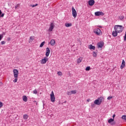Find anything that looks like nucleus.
<instances>
[{
  "instance_id": "obj_1",
  "label": "nucleus",
  "mask_w": 126,
  "mask_h": 126,
  "mask_svg": "<svg viewBox=\"0 0 126 126\" xmlns=\"http://www.w3.org/2000/svg\"><path fill=\"white\" fill-rule=\"evenodd\" d=\"M125 28L123 27V26L121 25H116L114 27V30L115 31H117L118 33H122L123 32V30Z\"/></svg>"
},
{
  "instance_id": "obj_2",
  "label": "nucleus",
  "mask_w": 126,
  "mask_h": 126,
  "mask_svg": "<svg viewBox=\"0 0 126 126\" xmlns=\"http://www.w3.org/2000/svg\"><path fill=\"white\" fill-rule=\"evenodd\" d=\"M13 74H14V77L15 79L13 80V82L14 83H16V82H17L18 78V70L15 69L13 70Z\"/></svg>"
},
{
  "instance_id": "obj_3",
  "label": "nucleus",
  "mask_w": 126,
  "mask_h": 126,
  "mask_svg": "<svg viewBox=\"0 0 126 126\" xmlns=\"http://www.w3.org/2000/svg\"><path fill=\"white\" fill-rule=\"evenodd\" d=\"M50 99L51 102L53 103L56 101V97H55V94H54L53 91L51 92V94H50Z\"/></svg>"
},
{
  "instance_id": "obj_4",
  "label": "nucleus",
  "mask_w": 126,
  "mask_h": 126,
  "mask_svg": "<svg viewBox=\"0 0 126 126\" xmlns=\"http://www.w3.org/2000/svg\"><path fill=\"white\" fill-rule=\"evenodd\" d=\"M94 33L95 34H96V35H100L101 33H102V32H101V30L99 28H96L94 30Z\"/></svg>"
},
{
  "instance_id": "obj_5",
  "label": "nucleus",
  "mask_w": 126,
  "mask_h": 126,
  "mask_svg": "<svg viewBox=\"0 0 126 126\" xmlns=\"http://www.w3.org/2000/svg\"><path fill=\"white\" fill-rule=\"evenodd\" d=\"M72 13L74 18H75L76 16H77V13L76 12V10H75V9H74V7L72 8Z\"/></svg>"
},
{
  "instance_id": "obj_6",
  "label": "nucleus",
  "mask_w": 126,
  "mask_h": 126,
  "mask_svg": "<svg viewBox=\"0 0 126 126\" xmlns=\"http://www.w3.org/2000/svg\"><path fill=\"white\" fill-rule=\"evenodd\" d=\"M95 16H100V15L101 16H104V15L105 14H104V13H103L101 11H97V12H95L94 13Z\"/></svg>"
},
{
  "instance_id": "obj_7",
  "label": "nucleus",
  "mask_w": 126,
  "mask_h": 126,
  "mask_svg": "<svg viewBox=\"0 0 126 126\" xmlns=\"http://www.w3.org/2000/svg\"><path fill=\"white\" fill-rule=\"evenodd\" d=\"M55 28V24L54 23H51L50 25L49 28L48 29V31L52 32L53 30Z\"/></svg>"
},
{
  "instance_id": "obj_8",
  "label": "nucleus",
  "mask_w": 126,
  "mask_h": 126,
  "mask_svg": "<svg viewBox=\"0 0 126 126\" xmlns=\"http://www.w3.org/2000/svg\"><path fill=\"white\" fill-rule=\"evenodd\" d=\"M47 62H48V58H47V57H44V59H42L40 61V63L41 64H45Z\"/></svg>"
},
{
  "instance_id": "obj_9",
  "label": "nucleus",
  "mask_w": 126,
  "mask_h": 126,
  "mask_svg": "<svg viewBox=\"0 0 126 126\" xmlns=\"http://www.w3.org/2000/svg\"><path fill=\"white\" fill-rule=\"evenodd\" d=\"M50 53H51V50H50V48H49V47H47L46 48V52L45 53L46 57H48L50 55Z\"/></svg>"
},
{
  "instance_id": "obj_10",
  "label": "nucleus",
  "mask_w": 126,
  "mask_h": 126,
  "mask_svg": "<svg viewBox=\"0 0 126 126\" xmlns=\"http://www.w3.org/2000/svg\"><path fill=\"white\" fill-rule=\"evenodd\" d=\"M125 66H126V62H125V60H123L122 61V64L121 65V69H123V68H124V67H125Z\"/></svg>"
},
{
  "instance_id": "obj_11",
  "label": "nucleus",
  "mask_w": 126,
  "mask_h": 126,
  "mask_svg": "<svg viewBox=\"0 0 126 126\" xmlns=\"http://www.w3.org/2000/svg\"><path fill=\"white\" fill-rule=\"evenodd\" d=\"M94 3H95V1H94V0H90L89 1V4L91 6H92V5H94Z\"/></svg>"
},
{
  "instance_id": "obj_12",
  "label": "nucleus",
  "mask_w": 126,
  "mask_h": 126,
  "mask_svg": "<svg viewBox=\"0 0 126 126\" xmlns=\"http://www.w3.org/2000/svg\"><path fill=\"white\" fill-rule=\"evenodd\" d=\"M98 48H102L104 46V42H100L97 43Z\"/></svg>"
},
{
  "instance_id": "obj_13",
  "label": "nucleus",
  "mask_w": 126,
  "mask_h": 126,
  "mask_svg": "<svg viewBox=\"0 0 126 126\" xmlns=\"http://www.w3.org/2000/svg\"><path fill=\"white\" fill-rule=\"evenodd\" d=\"M55 44H56V40H55V39H51L50 41V44L51 45V46H55Z\"/></svg>"
},
{
  "instance_id": "obj_14",
  "label": "nucleus",
  "mask_w": 126,
  "mask_h": 126,
  "mask_svg": "<svg viewBox=\"0 0 126 126\" xmlns=\"http://www.w3.org/2000/svg\"><path fill=\"white\" fill-rule=\"evenodd\" d=\"M118 32L115 30V31L112 32V35L114 37H117L118 36Z\"/></svg>"
},
{
  "instance_id": "obj_15",
  "label": "nucleus",
  "mask_w": 126,
  "mask_h": 126,
  "mask_svg": "<svg viewBox=\"0 0 126 126\" xmlns=\"http://www.w3.org/2000/svg\"><path fill=\"white\" fill-rule=\"evenodd\" d=\"M99 101V103L101 104L102 102H104V100H105V98L103 97H100L99 98H98Z\"/></svg>"
},
{
  "instance_id": "obj_16",
  "label": "nucleus",
  "mask_w": 126,
  "mask_h": 126,
  "mask_svg": "<svg viewBox=\"0 0 126 126\" xmlns=\"http://www.w3.org/2000/svg\"><path fill=\"white\" fill-rule=\"evenodd\" d=\"M82 60H83V58L82 57H80L79 59H78L77 60V63H80L82 62Z\"/></svg>"
},
{
  "instance_id": "obj_17",
  "label": "nucleus",
  "mask_w": 126,
  "mask_h": 126,
  "mask_svg": "<svg viewBox=\"0 0 126 126\" xmlns=\"http://www.w3.org/2000/svg\"><path fill=\"white\" fill-rule=\"evenodd\" d=\"M89 49L90 50H95V49H96V47L92 45V44H91L89 45Z\"/></svg>"
},
{
  "instance_id": "obj_18",
  "label": "nucleus",
  "mask_w": 126,
  "mask_h": 126,
  "mask_svg": "<svg viewBox=\"0 0 126 126\" xmlns=\"http://www.w3.org/2000/svg\"><path fill=\"white\" fill-rule=\"evenodd\" d=\"M94 103L95 105H100L101 103H100V102L99 101V99H96L94 100Z\"/></svg>"
},
{
  "instance_id": "obj_19",
  "label": "nucleus",
  "mask_w": 126,
  "mask_h": 126,
  "mask_svg": "<svg viewBox=\"0 0 126 126\" xmlns=\"http://www.w3.org/2000/svg\"><path fill=\"white\" fill-rule=\"evenodd\" d=\"M23 100L24 102H27V96H26V95H24L23 96Z\"/></svg>"
},
{
  "instance_id": "obj_20",
  "label": "nucleus",
  "mask_w": 126,
  "mask_h": 126,
  "mask_svg": "<svg viewBox=\"0 0 126 126\" xmlns=\"http://www.w3.org/2000/svg\"><path fill=\"white\" fill-rule=\"evenodd\" d=\"M72 24L71 23H65V26L66 27H70V26H72Z\"/></svg>"
},
{
  "instance_id": "obj_21",
  "label": "nucleus",
  "mask_w": 126,
  "mask_h": 126,
  "mask_svg": "<svg viewBox=\"0 0 126 126\" xmlns=\"http://www.w3.org/2000/svg\"><path fill=\"white\" fill-rule=\"evenodd\" d=\"M20 7V4H17L15 6V9L16 10Z\"/></svg>"
},
{
  "instance_id": "obj_22",
  "label": "nucleus",
  "mask_w": 126,
  "mask_h": 126,
  "mask_svg": "<svg viewBox=\"0 0 126 126\" xmlns=\"http://www.w3.org/2000/svg\"><path fill=\"white\" fill-rule=\"evenodd\" d=\"M23 119L24 120H27L28 119V115L27 114L24 115Z\"/></svg>"
},
{
  "instance_id": "obj_23",
  "label": "nucleus",
  "mask_w": 126,
  "mask_h": 126,
  "mask_svg": "<svg viewBox=\"0 0 126 126\" xmlns=\"http://www.w3.org/2000/svg\"><path fill=\"white\" fill-rule=\"evenodd\" d=\"M113 122H114V119L113 118H111L108 121L109 124H111V123H113Z\"/></svg>"
},
{
  "instance_id": "obj_24",
  "label": "nucleus",
  "mask_w": 126,
  "mask_h": 126,
  "mask_svg": "<svg viewBox=\"0 0 126 126\" xmlns=\"http://www.w3.org/2000/svg\"><path fill=\"white\" fill-rule=\"evenodd\" d=\"M122 120H124L126 122V115H124L122 116Z\"/></svg>"
},
{
  "instance_id": "obj_25",
  "label": "nucleus",
  "mask_w": 126,
  "mask_h": 126,
  "mask_svg": "<svg viewBox=\"0 0 126 126\" xmlns=\"http://www.w3.org/2000/svg\"><path fill=\"white\" fill-rule=\"evenodd\" d=\"M45 44V41L42 42L40 45V48H42L43 46H44V44Z\"/></svg>"
},
{
  "instance_id": "obj_26",
  "label": "nucleus",
  "mask_w": 126,
  "mask_h": 126,
  "mask_svg": "<svg viewBox=\"0 0 126 126\" xmlns=\"http://www.w3.org/2000/svg\"><path fill=\"white\" fill-rule=\"evenodd\" d=\"M93 57H96L97 56V54L96 53V52H93Z\"/></svg>"
},
{
  "instance_id": "obj_27",
  "label": "nucleus",
  "mask_w": 126,
  "mask_h": 126,
  "mask_svg": "<svg viewBox=\"0 0 126 126\" xmlns=\"http://www.w3.org/2000/svg\"><path fill=\"white\" fill-rule=\"evenodd\" d=\"M95 103L94 102V103H91V107L92 108H95Z\"/></svg>"
},
{
  "instance_id": "obj_28",
  "label": "nucleus",
  "mask_w": 126,
  "mask_h": 126,
  "mask_svg": "<svg viewBox=\"0 0 126 126\" xmlns=\"http://www.w3.org/2000/svg\"><path fill=\"white\" fill-rule=\"evenodd\" d=\"M119 18L120 20H123L125 18V17L124 16H119Z\"/></svg>"
},
{
  "instance_id": "obj_29",
  "label": "nucleus",
  "mask_w": 126,
  "mask_h": 126,
  "mask_svg": "<svg viewBox=\"0 0 126 126\" xmlns=\"http://www.w3.org/2000/svg\"><path fill=\"white\" fill-rule=\"evenodd\" d=\"M37 5H38V4H33V5H30V6H31L32 7H35V6H37Z\"/></svg>"
},
{
  "instance_id": "obj_30",
  "label": "nucleus",
  "mask_w": 126,
  "mask_h": 126,
  "mask_svg": "<svg viewBox=\"0 0 126 126\" xmlns=\"http://www.w3.org/2000/svg\"><path fill=\"white\" fill-rule=\"evenodd\" d=\"M71 93L72 94H76V91H71Z\"/></svg>"
},
{
  "instance_id": "obj_31",
  "label": "nucleus",
  "mask_w": 126,
  "mask_h": 126,
  "mask_svg": "<svg viewBox=\"0 0 126 126\" xmlns=\"http://www.w3.org/2000/svg\"><path fill=\"white\" fill-rule=\"evenodd\" d=\"M30 40H32L31 42H32V41L34 40V36H31L30 37Z\"/></svg>"
},
{
  "instance_id": "obj_32",
  "label": "nucleus",
  "mask_w": 126,
  "mask_h": 126,
  "mask_svg": "<svg viewBox=\"0 0 126 126\" xmlns=\"http://www.w3.org/2000/svg\"><path fill=\"white\" fill-rule=\"evenodd\" d=\"M86 70H87V71H88L90 70V66H87L86 68Z\"/></svg>"
},
{
  "instance_id": "obj_33",
  "label": "nucleus",
  "mask_w": 126,
  "mask_h": 126,
  "mask_svg": "<svg viewBox=\"0 0 126 126\" xmlns=\"http://www.w3.org/2000/svg\"><path fill=\"white\" fill-rule=\"evenodd\" d=\"M113 98V96H109L107 97V100H111V99Z\"/></svg>"
},
{
  "instance_id": "obj_34",
  "label": "nucleus",
  "mask_w": 126,
  "mask_h": 126,
  "mask_svg": "<svg viewBox=\"0 0 126 126\" xmlns=\"http://www.w3.org/2000/svg\"><path fill=\"white\" fill-rule=\"evenodd\" d=\"M3 38V34H0V41Z\"/></svg>"
},
{
  "instance_id": "obj_35",
  "label": "nucleus",
  "mask_w": 126,
  "mask_h": 126,
  "mask_svg": "<svg viewBox=\"0 0 126 126\" xmlns=\"http://www.w3.org/2000/svg\"><path fill=\"white\" fill-rule=\"evenodd\" d=\"M2 106H3V103L0 101V108H2Z\"/></svg>"
},
{
  "instance_id": "obj_36",
  "label": "nucleus",
  "mask_w": 126,
  "mask_h": 126,
  "mask_svg": "<svg viewBox=\"0 0 126 126\" xmlns=\"http://www.w3.org/2000/svg\"><path fill=\"white\" fill-rule=\"evenodd\" d=\"M0 44L1 45H4V44H5V41H1Z\"/></svg>"
},
{
  "instance_id": "obj_37",
  "label": "nucleus",
  "mask_w": 126,
  "mask_h": 126,
  "mask_svg": "<svg viewBox=\"0 0 126 126\" xmlns=\"http://www.w3.org/2000/svg\"><path fill=\"white\" fill-rule=\"evenodd\" d=\"M67 95H71V91H70V92H67Z\"/></svg>"
},
{
  "instance_id": "obj_38",
  "label": "nucleus",
  "mask_w": 126,
  "mask_h": 126,
  "mask_svg": "<svg viewBox=\"0 0 126 126\" xmlns=\"http://www.w3.org/2000/svg\"><path fill=\"white\" fill-rule=\"evenodd\" d=\"M58 75H62V72H61V71H59V72H58Z\"/></svg>"
},
{
  "instance_id": "obj_39",
  "label": "nucleus",
  "mask_w": 126,
  "mask_h": 126,
  "mask_svg": "<svg viewBox=\"0 0 126 126\" xmlns=\"http://www.w3.org/2000/svg\"><path fill=\"white\" fill-rule=\"evenodd\" d=\"M33 94H37V90H34L33 91Z\"/></svg>"
},
{
  "instance_id": "obj_40",
  "label": "nucleus",
  "mask_w": 126,
  "mask_h": 126,
  "mask_svg": "<svg viewBox=\"0 0 126 126\" xmlns=\"http://www.w3.org/2000/svg\"><path fill=\"white\" fill-rule=\"evenodd\" d=\"M1 16H0V17H3V16H4V14L2 13V14H1Z\"/></svg>"
},
{
  "instance_id": "obj_41",
  "label": "nucleus",
  "mask_w": 126,
  "mask_h": 126,
  "mask_svg": "<svg viewBox=\"0 0 126 126\" xmlns=\"http://www.w3.org/2000/svg\"><path fill=\"white\" fill-rule=\"evenodd\" d=\"M115 117H116V114H114L112 116L113 120H114V119H115Z\"/></svg>"
},
{
  "instance_id": "obj_42",
  "label": "nucleus",
  "mask_w": 126,
  "mask_h": 126,
  "mask_svg": "<svg viewBox=\"0 0 126 126\" xmlns=\"http://www.w3.org/2000/svg\"><path fill=\"white\" fill-rule=\"evenodd\" d=\"M112 125H116V122H113L112 124H111Z\"/></svg>"
},
{
  "instance_id": "obj_43",
  "label": "nucleus",
  "mask_w": 126,
  "mask_h": 126,
  "mask_svg": "<svg viewBox=\"0 0 126 126\" xmlns=\"http://www.w3.org/2000/svg\"><path fill=\"white\" fill-rule=\"evenodd\" d=\"M2 13V12H1V10H0V15Z\"/></svg>"
},
{
  "instance_id": "obj_44",
  "label": "nucleus",
  "mask_w": 126,
  "mask_h": 126,
  "mask_svg": "<svg viewBox=\"0 0 126 126\" xmlns=\"http://www.w3.org/2000/svg\"><path fill=\"white\" fill-rule=\"evenodd\" d=\"M0 86H1V85H2V83L0 82Z\"/></svg>"
},
{
  "instance_id": "obj_45",
  "label": "nucleus",
  "mask_w": 126,
  "mask_h": 126,
  "mask_svg": "<svg viewBox=\"0 0 126 126\" xmlns=\"http://www.w3.org/2000/svg\"><path fill=\"white\" fill-rule=\"evenodd\" d=\"M87 102H89V101H90V99H87Z\"/></svg>"
},
{
  "instance_id": "obj_46",
  "label": "nucleus",
  "mask_w": 126,
  "mask_h": 126,
  "mask_svg": "<svg viewBox=\"0 0 126 126\" xmlns=\"http://www.w3.org/2000/svg\"><path fill=\"white\" fill-rule=\"evenodd\" d=\"M36 102L37 101H36V100L33 101V103H36Z\"/></svg>"
},
{
  "instance_id": "obj_47",
  "label": "nucleus",
  "mask_w": 126,
  "mask_h": 126,
  "mask_svg": "<svg viewBox=\"0 0 126 126\" xmlns=\"http://www.w3.org/2000/svg\"><path fill=\"white\" fill-rule=\"evenodd\" d=\"M36 106L38 105V102H35Z\"/></svg>"
},
{
  "instance_id": "obj_48",
  "label": "nucleus",
  "mask_w": 126,
  "mask_h": 126,
  "mask_svg": "<svg viewBox=\"0 0 126 126\" xmlns=\"http://www.w3.org/2000/svg\"><path fill=\"white\" fill-rule=\"evenodd\" d=\"M66 101H65V102H64V103H66Z\"/></svg>"
},
{
  "instance_id": "obj_49",
  "label": "nucleus",
  "mask_w": 126,
  "mask_h": 126,
  "mask_svg": "<svg viewBox=\"0 0 126 126\" xmlns=\"http://www.w3.org/2000/svg\"><path fill=\"white\" fill-rule=\"evenodd\" d=\"M99 27L101 28V27H100V26H99Z\"/></svg>"
}]
</instances>
